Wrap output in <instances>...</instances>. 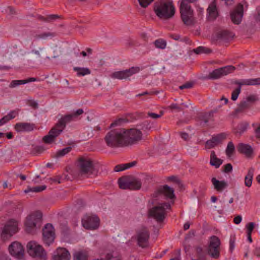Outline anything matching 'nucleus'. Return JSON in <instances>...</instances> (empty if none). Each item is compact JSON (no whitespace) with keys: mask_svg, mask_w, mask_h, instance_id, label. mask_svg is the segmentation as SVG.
Wrapping results in <instances>:
<instances>
[{"mask_svg":"<svg viewBox=\"0 0 260 260\" xmlns=\"http://www.w3.org/2000/svg\"><path fill=\"white\" fill-rule=\"evenodd\" d=\"M77 166L80 173L82 175L89 176L96 173L93 160L87 157H79Z\"/></svg>","mask_w":260,"mask_h":260,"instance_id":"obj_4","label":"nucleus"},{"mask_svg":"<svg viewBox=\"0 0 260 260\" xmlns=\"http://www.w3.org/2000/svg\"><path fill=\"white\" fill-rule=\"evenodd\" d=\"M61 133L58 132V129L55 126H54L50 130L48 134L43 138V141L46 144H51L55 141L56 138Z\"/></svg>","mask_w":260,"mask_h":260,"instance_id":"obj_23","label":"nucleus"},{"mask_svg":"<svg viewBox=\"0 0 260 260\" xmlns=\"http://www.w3.org/2000/svg\"><path fill=\"white\" fill-rule=\"evenodd\" d=\"M211 182L214 189L218 192H222L228 186V183L225 180L219 181L215 177L211 179Z\"/></svg>","mask_w":260,"mask_h":260,"instance_id":"obj_27","label":"nucleus"},{"mask_svg":"<svg viewBox=\"0 0 260 260\" xmlns=\"http://www.w3.org/2000/svg\"><path fill=\"white\" fill-rule=\"evenodd\" d=\"M251 106L245 100L241 101L238 107L235 109V112L237 114L242 113L246 109H249Z\"/></svg>","mask_w":260,"mask_h":260,"instance_id":"obj_39","label":"nucleus"},{"mask_svg":"<svg viewBox=\"0 0 260 260\" xmlns=\"http://www.w3.org/2000/svg\"><path fill=\"white\" fill-rule=\"evenodd\" d=\"M171 204L169 203H163L153 207L149 212L150 216L154 218L157 222H161L165 218L166 209H170Z\"/></svg>","mask_w":260,"mask_h":260,"instance_id":"obj_6","label":"nucleus"},{"mask_svg":"<svg viewBox=\"0 0 260 260\" xmlns=\"http://www.w3.org/2000/svg\"><path fill=\"white\" fill-rule=\"evenodd\" d=\"M72 149L71 147H67L66 148H64L62 149V150H59L57 152V155L58 156H62L66 155V154L68 153L69 152L71 151Z\"/></svg>","mask_w":260,"mask_h":260,"instance_id":"obj_49","label":"nucleus"},{"mask_svg":"<svg viewBox=\"0 0 260 260\" xmlns=\"http://www.w3.org/2000/svg\"><path fill=\"white\" fill-rule=\"evenodd\" d=\"M18 231V221L14 219H11L4 227L1 233V238L3 241H6Z\"/></svg>","mask_w":260,"mask_h":260,"instance_id":"obj_12","label":"nucleus"},{"mask_svg":"<svg viewBox=\"0 0 260 260\" xmlns=\"http://www.w3.org/2000/svg\"><path fill=\"white\" fill-rule=\"evenodd\" d=\"M118 183L119 187L123 189L137 190L142 186V182L140 179H130L126 176L119 178Z\"/></svg>","mask_w":260,"mask_h":260,"instance_id":"obj_8","label":"nucleus"},{"mask_svg":"<svg viewBox=\"0 0 260 260\" xmlns=\"http://www.w3.org/2000/svg\"><path fill=\"white\" fill-rule=\"evenodd\" d=\"M45 49L43 47H40L38 49H32L28 53L27 57L31 60H37L43 54Z\"/></svg>","mask_w":260,"mask_h":260,"instance_id":"obj_30","label":"nucleus"},{"mask_svg":"<svg viewBox=\"0 0 260 260\" xmlns=\"http://www.w3.org/2000/svg\"><path fill=\"white\" fill-rule=\"evenodd\" d=\"M220 244V240L218 237L212 236L210 238L207 251L212 258L217 259L219 257Z\"/></svg>","mask_w":260,"mask_h":260,"instance_id":"obj_11","label":"nucleus"},{"mask_svg":"<svg viewBox=\"0 0 260 260\" xmlns=\"http://www.w3.org/2000/svg\"><path fill=\"white\" fill-rule=\"evenodd\" d=\"M253 254L257 257H260V247H256L253 251Z\"/></svg>","mask_w":260,"mask_h":260,"instance_id":"obj_60","label":"nucleus"},{"mask_svg":"<svg viewBox=\"0 0 260 260\" xmlns=\"http://www.w3.org/2000/svg\"><path fill=\"white\" fill-rule=\"evenodd\" d=\"M223 160L217 157L215 152L212 151L210 155V164L211 166H214L215 168H218L222 164Z\"/></svg>","mask_w":260,"mask_h":260,"instance_id":"obj_35","label":"nucleus"},{"mask_svg":"<svg viewBox=\"0 0 260 260\" xmlns=\"http://www.w3.org/2000/svg\"><path fill=\"white\" fill-rule=\"evenodd\" d=\"M235 239L231 238L230 240V250L232 252L235 248Z\"/></svg>","mask_w":260,"mask_h":260,"instance_id":"obj_58","label":"nucleus"},{"mask_svg":"<svg viewBox=\"0 0 260 260\" xmlns=\"http://www.w3.org/2000/svg\"><path fill=\"white\" fill-rule=\"evenodd\" d=\"M157 92H148V91H145V92H144L142 93H140V94H138L137 95V96H143V95H152V94H157Z\"/></svg>","mask_w":260,"mask_h":260,"instance_id":"obj_64","label":"nucleus"},{"mask_svg":"<svg viewBox=\"0 0 260 260\" xmlns=\"http://www.w3.org/2000/svg\"><path fill=\"white\" fill-rule=\"evenodd\" d=\"M140 5L143 8L147 7L154 0H138Z\"/></svg>","mask_w":260,"mask_h":260,"instance_id":"obj_50","label":"nucleus"},{"mask_svg":"<svg viewBox=\"0 0 260 260\" xmlns=\"http://www.w3.org/2000/svg\"><path fill=\"white\" fill-rule=\"evenodd\" d=\"M35 124L26 122L17 123L15 125V129L18 132H30L34 129Z\"/></svg>","mask_w":260,"mask_h":260,"instance_id":"obj_26","label":"nucleus"},{"mask_svg":"<svg viewBox=\"0 0 260 260\" xmlns=\"http://www.w3.org/2000/svg\"><path fill=\"white\" fill-rule=\"evenodd\" d=\"M234 36L233 32L228 30H222L216 34V40L221 41H229L232 40Z\"/></svg>","mask_w":260,"mask_h":260,"instance_id":"obj_25","label":"nucleus"},{"mask_svg":"<svg viewBox=\"0 0 260 260\" xmlns=\"http://www.w3.org/2000/svg\"><path fill=\"white\" fill-rule=\"evenodd\" d=\"M43 240L45 244L49 245L54 239V232L52 224L47 223L42 230Z\"/></svg>","mask_w":260,"mask_h":260,"instance_id":"obj_20","label":"nucleus"},{"mask_svg":"<svg viewBox=\"0 0 260 260\" xmlns=\"http://www.w3.org/2000/svg\"><path fill=\"white\" fill-rule=\"evenodd\" d=\"M155 197L164 196L166 199L174 200L176 197L174 194V190L168 185L160 186L154 193Z\"/></svg>","mask_w":260,"mask_h":260,"instance_id":"obj_19","label":"nucleus"},{"mask_svg":"<svg viewBox=\"0 0 260 260\" xmlns=\"http://www.w3.org/2000/svg\"><path fill=\"white\" fill-rule=\"evenodd\" d=\"M125 170V168H124V164H120L116 165L114 169V171L115 172H119Z\"/></svg>","mask_w":260,"mask_h":260,"instance_id":"obj_56","label":"nucleus"},{"mask_svg":"<svg viewBox=\"0 0 260 260\" xmlns=\"http://www.w3.org/2000/svg\"><path fill=\"white\" fill-rule=\"evenodd\" d=\"M256 21L260 22V7L256 8V13L254 15Z\"/></svg>","mask_w":260,"mask_h":260,"instance_id":"obj_59","label":"nucleus"},{"mask_svg":"<svg viewBox=\"0 0 260 260\" xmlns=\"http://www.w3.org/2000/svg\"><path fill=\"white\" fill-rule=\"evenodd\" d=\"M9 250L11 255L17 258H22L24 249L22 245L17 242H14L9 247Z\"/></svg>","mask_w":260,"mask_h":260,"instance_id":"obj_22","label":"nucleus"},{"mask_svg":"<svg viewBox=\"0 0 260 260\" xmlns=\"http://www.w3.org/2000/svg\"><path fill=\"white\" fill-rule=\"evenodd\" d=\"M28 105L34 109H37L38 107V103L33 100H30L28 102Z\"/></svg>","mask_w":260,"mask_h":260,"instance_id":"obj_61","label":"nucleus"},{"mask_svg":"<svg viewBox=\"0 0 260 260\" xmlns=\"http://www.w3.org/2000/svg\"><path fill=\"white\" fill-rule=\"evenodd\" d=\"M55 36L54 32H44L39 34H36L34 36V40H46L48 38H52Z\"/></svg>","mask_w":260,"mask_h":260,"instance_id":"obj_37","label":"nucleus"},{"mask_svg":"<svg viewBox=\"0 0 260 260\" xmlns=\"http://www.w3.org/2000/svg\"><path fill=\"white\" fill-rule=\"evenodd\" d=\"M254 170L253 168L248 169L247 175L244 178V184L246 186L249 187L252 185L253 176Z\"/></svg>","mask_w":260,"mask_h":260,"instance_id":"obj_36","label":"nucleus"},{"mask_svg":"<svg viewBox=\"0 0 260 260\" xmlns=\"http://www.w3.org/2000/svg\"><path fill=\"white\" fill-rule=\"evenodd\" d=\"M106 260H121L119 256H114L111 253H108L106 256Z\"/></svg>","mask_w":260,"mask_h":260,"instance_id":"obj_55","label":"nucleus"},{"mask_svg":"<svg viewBox=\"0 0 260 260\" xmlns=\"http://www.w3.org/2000/svg\"><path fill=\"white\" fill-rule=\"evenodd\" d=\"M217 112V109L211 110L209 112L201 113L199 116V119L200 120L207 123L208 121L213 117L214 113Z\"/></svg>","mask_w":260,"mask_h":260,"instance_id":"obj_32","label":"nucleus"},{"mask_svg":"<svg viewBox=\"0 0 260 260\" xmlns=\"http://www.w3.org/2000/svg\"><path fill=\"white\" fill-rule=\"evenodd\" d=\"M193 83L192 82H187L185 84L180 86L179 88L181 90H183L184 89H189L193 87Z\"/></svg>","mask_w":260,"mask_h":260,"instance_id":"obj_51","label":"nucleus"},{"mask_svg":"<svg viewBox=\"0 0 260 260\" xmlns=\"http://www.w3.org/2000/svg\"><path fill=\"white\" fill-rule=\"evenodd\" d=\"M88 253L86 250H78L73 253V260H87Z\"/></svg>","mask_w":260,"mask_h":260,"instance_id":"obj_34","label":"nucleus"},{"mask_svg":"<svg viewBox=\"0 0 260 260\" xmlns=\"http://www.w3.org/2000/svg\"><path fill=\"white\" fill-rule=\"evenodd\" d=\"M84 111L82 109H79L70 114L64 115L59 119L54 126L58 129V132H62L67 123L76 119L79 116L82 115Z\"/></svg>","mask_w":260,"mask_h":260,"instance_id":"obj_10","label":"nucleus"},{"mask_svg":"<svg viewBox=\"0 0 260 260\" xmlns=\"http://www.w3.org/2000/svg\"><path fill=\"white\" fill-rule=\"evenodd\" d=\"M196 250L198 258L192 260H205L206 254L203 248L200 246H198Z\"/></svg>","mask_w":260,"mask_h":260,"instance_id":"obj_42","label":"nucleus"},{"mask_svg":"<svg viewBox=\"0 0 260 260\" xmlns=\"http://www.w3.org/2000/svg\"><path fill=\"white\" fill-rule=\"evenodd\" d=\"M154 45L156 48L164 49L166 47L167 42L162 39H159L155 41Z\"/></svg>","mask_w":260,"mask_h":260,"instance_id":"obj_45","label":"nucleus"},{"mask_svg":"<svg viewBox=\"0 0 260 260\" xmlns=\"http://www.w3.org/2000/svg\"><path fill=\"white\" fill-rule=\"evenodd\" d=\"M228 135L225 133H221L212 137L211 139L206 141L205 145L207 149H211L222 144L226 139Z\"/></svg>","mask_w":260,"mask_h":260,"instance_id":"obj_18","label":"nucleus"},{"mask_svg":"<svg viewBox=\"0 0 260 260\" xmlns=\"http://www.w3.org/2000/svg\"><path fill=\"white\" fill-rule=\"evenodd\" d=\"M153 125L152 122L148 120H145L140 124L141 129L145 131L150 130Z\"/></svg>","mask_w":260,"mask_h":260,"instance_id":"obj_47","label":"nucleus"},{"mask_svg":"<svg viewBox=\"0 0 260 260\" xmlns=\"http://www.w3.org/2000/svg\"><path fill=\"white\" fill-rule=\"evenodd\" d=\"M258 98L257 97V95L256 94H250L245 99V100L247 101L248 103L250 104V105L251 106V104H254L255 102H257L258 101Z\"/></svg>","mask_w":260,"mask_h":260,"instance_id":"obj_48","label":"nucleus"},{"mask_svg":"<svg viewBox=\"0 0 260 260\" xmlns=\"http://www.w3.org/2000/svg\"><path fill=\"white\" fill-rule=\"evenodd\" d=\"M254 227V222H249L246 226L247 229V234H251Z\"/></svg>","mask_w":260,"mask_h":260,"instance_id":"obj_52","label":"nucleus"},{"mask_svg":"<svg viewBox=\"0 0 260 260\" xmlns=\"http://www.w3.org/2000/svg\"><path fill=\"white\" fill-rule=\"evenodd\" d=\"M82 224L87 230H96L99 226L100 219L96 215L86 214L82 219Z\"/></svg>","mask_w":260,"mask_h":260,"instance_id":"obj_15","label":"nucleus"},{"mask_svg":"<svg viewBox=\"0 0 260 260\" xmlns=\"http://www.w3.org/2000/svg\"><path fill=\"white\" fill-rule=\"evenodd\" d=\"M124 134L125 146H127L137 144L142 140V132L138 128L125 129Z\"/></svg>","mask_w":260,"mask_h":260,"instance_id":"obj_7","label":"nucleus"},{"mask_svg":"<svg viewBox=\"0 0 260 260\" xmlns=\"http://www.w3.org/2000/svg\"><path fill=\"white\" fill-rule=\"evenodd\" d=\"M136 161H134L131 162H129V163L124 164V168H125V170H126V169L130 168L132 167H134V166L136 165Z\"/></svg>","mask_w":260,"mask_h":260,"instance_id":"obj_63","label":"nucleus"},{"mask_svg":"<svg viewBox=\"0 0 260 260\" xmlns=\"http://www.w3.org/2000/svg\"><path fill=\"white\" fill-rule=\"evenodd\" d=\"M60 18V16L56 14H51L47 16L46 17L41 16L38 15L37 19L39 20L44 22H50L53 20H56Z\"/></svg>","mask_w":260,"mask_h":260,"instance_id":"obj_41","label":"nucleus"},{"mask_svg":"<svg viewBox=\"0 0 260 260\" xmlns=\"http://www.w3.org/2000/svg\"><path fill=\"white\" fill-rule=\"evenodd\" d=\"M181 18L186 25H192L194 23L193 11L187 1L182 0L180 7Z\"/></svg>","mask_w":260,"mask_h":260,"instance_id":"obj_5","label":"nucleus"},{"mask_svg":"<svg viewBox=\"0 0 260 260\" xmlns=\"http://www.w3.org/2000/svg\"><path fill=\"white\" fill-rule=\"evenodd\" d=\"M234 84L238 85V87L232 92L231 99L233 101H236L238 99V95L241 92L242 86L260 85V78L245 79L241 81L237 80L234 82Z\"/></svg>","mask_w":260,"mask_h":260,"instance_id":"obj_13","label":"nucleus"},{"mask_svg":"<svg viewBox=\"0 0 260 260\" xmlns=\"http://www.w3.org/2000/svg\"><path fill=\"white\" fill-rule=\"evenodd\" d=\"M18 115V112L15 110L11 111L7 115L0 119V126L6 123L10 120L14 119Z\"/></svg>","mask_w":260,"mask_h":260,"instance_id":"obj_38","label":"nucleus"},{"mask_svg":"<svg viewBox=\"0 0 260 260\" xmlns=\"http://www.w3.org/2000/svg\"><path fill=\"white\" fill-rule=\"evenodd\" d=\"M193 52H194L197 54H199L201 53H209L211 52V50L210 49L205 48L203 46H200L196 49L193 50Z\"/></svg>","mask_w":260,"mask_h":260,"instance_id":"obj_46","label":"nucleus"},{"mask_svg":"<svg viewBox=\"0 0 260 260\" xmlns=\"http://www.w3.org/2000/svg\"><path fill=\"white\" fill-rule=\"evenodd\" d=\"M36 81H38V79L34 77L29 78L25 80H15L11 81L9 85V87L13 88L22 84Z\"/></svg>","mask_w":260,"mask_h":260,"instance_id":"obj_31","label":"nucleus"},{"mask_svg":"<svg viewBox=\"0 0 260 260\" xmlns=\"http://www.w3.org/2000/svg\"><path fill=\"white\" fill-rule=\"evenodd\" d=\"M125 128L114 129L109 131L105 136L104 140L108 146L116 148L125 146Z\"/></svg>","mask_w":260,"mask_h":260,"instance_id":"obj_1","label":"nucleus"},{"mask_svg":"<svg viewBox=\"0 0 260 260\" xmlns=\"http://www.w3.org/2000/svg\"><path fill=\"white\" fill-rule=\"evenodd\" d=\"M169 108L170 109H175L178 110V111H181L182 110V109L180 106H179L177 104H172L169 107Z\"/></svg>","mask_w":260,"mask_h":260,"instance_id":"obj_57","label":"nucleus"},{"mask_svg":"<svg viewBox=\"0 0 260 260\" xmlns=\"http://www.w3.org/2000/svg\"><path fill=\"white\" fill-rule=\"evenodd\" d=\"M231 19L235 24H239L243 16V6L238 4L235 9L231 12Z\"/></svg>","mask_w":260,"mask_h":260,"instance_id":"obj_21","label":"nucleus"},{"mask_svg":"<svg viewBox=\"0 0 260 260\" xmlns=\"http://www.w3.org/2000/svg\"><path fill=\"white\" fill-rule=\"evenodd\" d=\"M235 70V67L233 66H227L216 69L210 73L209 75L204 77V79L212 80L217 79L232 73Z\"/></svg>","mask_w":260,"mask_h":260,"instance_id":"obj_14","label":"nucleus"},{"mask_svg":"<svg viewBox=\"0 0 260 260\" xmlns=\"http://www.w3.org/2000/svg\"><path fill=\"white\" fill-rule=\"evenodd\" d=\"M140 70L139 67H133L125 70L115 72L111 75V77L119 80L127 79L133 75L138 73Z\"/></svg>","mask_w":260,"mask_h":260,"instance_id":"obj_16","label":"nucleus"},{"mask_svg":"<svg viewBox=\"0 0 260 260\" xmlns=\"http://www.w3.org/2000/svg\"><path fill=\"white\" fill-rule=\"evenodd\" d=\"M27 252L30 255L41 259H46L47 253L42 246L34 241H30L27 245Z\"/></svg>","mask_w":260,"mask_h":260,"instance_id":"obj_9","label":"nucleus"},{"mask_svg":"<svg viewBox=\"0 0 260 260\" xmlns=\"http://www.w3.org/2000/svg\"><path fill=\"white\" fill-rule=\"evenodd\" d=\"M241 221H242V216L241 215H237L234 218V222L236 224H239L241 222Z\"/></svg>","mask_w":260,"mask_h":260,"instance_id":"obj_62","label":"nucleus"},{"mask_svg":"<svg viewBox=\"0 0 260 260\" xmlns=\"http://www.w3.org/2000/svg\"><path fill=\"white\" fill-rule=\"evenodd\" d=\"M150 234L146 228H142L138 232L137 239L138 245L142 248L148 247Z\"/></svg>","mask_w":260,"mask_h":260,"instance_id":"obj_17","label":"nucleus"},{"mask_svg":"<svg viewBox=\"0 0 260 260\" xmlns=\"http://www.w3.org/2000/svg\"><path fill=\"white\" fill-rule=\"evenodd\" d=\"M235 151V147L233 144V143L231 141L229 142L228 144L226 150H225V153L226 155L228 157H231Z\"/></svg>","mask_w":260,"mask_h":260,"instance_id":"obj_43","label":"nucleus"},{"mask_svg":"<svg viewBox=\"0 0 260 260\" xmlns=\"http://www.w3.org/2000/svg\"><path fill=\"white\" fill-rule=\"evenodd\" d=\"M70 258V254L69 251L63 248H57L53 256V260H69Z\"/></svg>","mask_w":260,"mask_h":260,"instance_id":"obj_24","label":"nucleus"},{"mask_svg":"<svg viewBox=\"0 0 260 260\" xmlns=\"http://www.w3.org/2000/svg\"><path fill=\"white\" fill-rule=\"evenodd\" d=\"M46 188L45 185H42L39 186H35L34 187H28L27 189L25 190L24 192L25 193H27L29 192H39L44 190H45Z\"/></svg>","mask_w":260,"mask_h":260,"instance_id":"obj_44","label":"nucleus"},{"mask_svg":"<svg viewBox=\"0 0 260 260\" xmlns=\"http://www.w3.org/2000/svg\"><path fill=\"white\" fill-rule=\"evenodd\" d=\"M237 149L240 153L245 154L248 157H251L253 154L252 147L248 144L240 143L237 146Z\"/></svg>","mask_w":260,"mask_h":260,"instance_id":"obj_28","label":"nucleus"},{"mask_svg":"<svg viewBox=\"0 0 260 260\" xmlns=\"http://www.w3.org/2000/svg\"><path fill=\"white\" fill-rule=\"evenodd\" d=\"M249 124L246 122L240 123L237 126L233 129V133L236 136H240L244 132H245Z\"/></svg>","mask_w":260,"mask_h":260,"instance_id":"obj_33","label":"nucleus"},{"mask_svg":"<svg viewBox=\"0 0 260 260\" xmlns=\"http://www.w3.org/2000/svg\"><path fill=\"white\" fill-rule=\"evenodd\" d=\"M207 13L210 19L214 20L218 17V12L215 1H214L209 5L207 9Z\"/></svg>","mask_w":260,"mask_h":260,"instance_id":"obj_29","label":"nucleus"},{"mask_svg":"<svg viewBox=\"0 0 260 260\" xmlns=\"http://www.w3.org/2000/svg\"><path fill=\"white\" fill-rule=\"evenodd\" d=\"M73 70L77 72L78 77L84 76L91 73V71L87 68L74 67Z\"/></svg>","mask_w":260,"mask_h":260,"instance_id":"obj_40","label":"nucleus"},{"mask_svg":"<svg viewBox=\"0 0 260 260\" xmlns=\"http://www.w3.org/2000/svg\"><path fill=\"white\" fill-rule=\"evenodd\" d=\"M164 114L162 111L160 112V114H157L154 113L149 112L147 114L148 116L153 119H157L160 118Z\"/></svg>","mask_w":260,"mask_h":260,"instance_id":"obj_53","label":"nucleus"},{"mask_svg":"<svg viewBox=\"0 0 260 260\" xmlns=\"http://www.w3.org/2000/svg\"><path fill=\"white\" fill-rule=\"evenodd\" d=\"M154 11L159 18L167 20L173 17L175 10L172 2L161 1L154 4Z\"/></svg>","mask_w":260,"mask_h":260,"instance_id":"obj_2","label":"nucleus"},{"mask_svg":"<svg viewBox=\"0 0 260 260\" xmlns=\"http://www.w3.org/2000/svg\"><path fill=\"white\" fill-rule=\"evenodd\" d=\"M233 170V166L231 164H227L224 166V169L222 172L225 173H229Z\"/></svg>","mask_w":260,"mask_h":260,"instance_id":"obj_54","label":"nucleus"},{"mask_svg":"<svg viewBox=\"0 0 260 260\" xmlns=\"http://www.w3.org/2000/svg\"><path fill=\"white\" fill-rule=\"evenodd\" d=\"M42 218V214L38 211L27 216L24 222L25 231L28 234H35L41 226Z\"/></svg>","mask_w":260,"mask_h":260,"instance_id":"obj_3","label":"nucleus"}]
</instances>
